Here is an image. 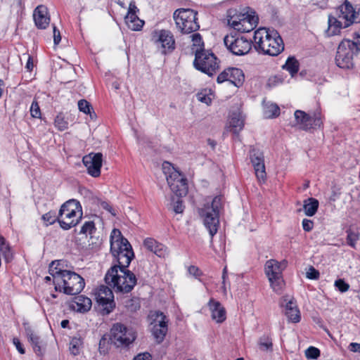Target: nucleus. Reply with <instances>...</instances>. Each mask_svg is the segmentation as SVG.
I'll use <instances>...</instances> for the list:
<instances>
[{"mask_svg": "<svg viewBox=\"0 0 360 360\" xmlns=\"http://www.w3.org/2000/svg\"><path fill=\"white\" fill-rule=\"evenodd\" d=\"M61 264V261H53L49 265L56 291L70 295L79 294L85 286L84 279L75 271L63 269Z\"/></svg>", "mask_w": 360, "mask_h": 360, "instance_id": "obj_1", "label": "nucleus"}, {"mask_svg": "<svg viewBox=\"0 0 360 360\" xmlns=\"http://www.w3.org/2000/svg\"><path fill=\"white\" fill-rule=\"evenodd\" d=\"M253 39L255 49L264 54L276 56L284 50L283 39L275 30L261 27L255 32Z\"/></svg>", "mask_w": 360, "mask_h": 360, "instance_id": "obj_2", "label": "nucleus"}, {"mask_svg": "<svg viewBox=\"0 0 360 360\" xmlns=\"http://www.w3.org/2000/svg\"><path fill=\"white\" fill-rule=\"evenodd\" d=\"M122 275H118L117 265L112 266L105 276V283L116 291L127 293L131 291L136 284V278L134 273L124 269L120 270Z\"/></svg>", "mask_w": 360, "mask_h": 360, "instance_id": "obj_3", "label": "nucleus"}, {"mask_svg": "<svg viewBox=\"0 0 360 360\" xmlns=\"http://www.w3.org/2000/svg\"><path fill=\"white\" fill-rule=\"evenodd\" d=\"M222 209V197L215 196L211 203H206L199 210V214L203 219L205 227L211 236L215 235L219 224V214Z\"/></svg>", "mask_w": 360, "mask_h": 360, "instance_id": "obj_4", "label": "nucleus"}, {"mask_svg": "<svg viewBox=\"0 0 360 360\" xmlns=\"http://www.w3.org/2000/svg\"><path fill=\"white\" fill-rule=\"evenodd\" d=\"M82 207L76 200H69L62 205L58 212V223L64 230L77 226L82 218Z\"/></svg>", "mask_w": 360, "mask_h": 360, "instance_id": "obj_5", "label": "nucleus"}, {"mask_svg": "<svg viewBox=\"0 0 360 360\" xmlns=\"http://www.w3.org/2000/svg\"><path fill=\"white\" fill-rule=\"evenodd\" d=\"M136 338V333L134 328L121 323H114L110 330L111 344L117 349H129Z\"/></svg>", "mask_w": 360, "mask_h": 360, "instance_id": "obj_6", "label": "nucleus"}, {"mask_svg": "<svg viewBox=\"0 0 360 360\" xmlns=\"http://www.w3.org/2000/svg\"><path fill=\"white\" fill-rule=\"evenodd\" d=\"M197 16L198 12L191 8H179L173 13L176 26L182 34H190L199 30Z\"/></svg>", "mask_w": 360, "mask_h": 360, "instance_id": "obj_7", "label": "nucleus"}, {"mask_svg": "<svg viewBox=\"0 0 360 360\" xmlns=\"http://www.w3.org/2000/svg\"><path fill=\"white\" fill-rule=\"evenodd\" d=\"M163 172L171 191L176 197L185 196L188 193L187 179L168 162L162 165Z\"/></svg>", "mask_w": 360, "mask_h": 360, "instance_id": "obj_8", "label": "nucleus"}, {"mask_svg": "<svg viewBox=\"0 0 360 360\" xmlns=\"http://www.w3.org/2000/svg\"><path fill=\"white\" fill-rule=\"evenodd\" d=\"M228 25L240 32H249L257 25L258 18L248 13H237L236 10L230 9L227 15Z\"/></svg>", "mask_w": 360, "mask_h": 360, "instance_id": "obj_9", "label": "nucleus"}, {"mask_svg": "<svg viewBox=\"0 0 360 360\" xmlns=\"http://www.w3.org/2000/svg\"><path fill=\"white\" fill-rule=\"evenodd\" d=\"M195 52L193 65L195 69L209 76H212L219 69L217 58L209 50L196 49Z\"/></svg>", "mask_w": 360, "mask_h": 360, "instance_id": "obj_10", "label": "nucleus"}, {"mask_svg": "<svg viewBox=\"0 0 360 360\" xmlns=\"http://www.w3.org/2000/svg\"><path fill=\"white\" fill-rule=\"evenodd\" d=\"M358 51L354 48L352 40L343 39L339 44L335 56V63L342 69L349 70L354 67V56Z\"/></svg>", "mask_w": 360, "mask_h": 360, "instance_id": "obj_11", "label": "nucleus"}, {"mask_svg": "<svg viewBox=\"0 0 360 360\" xmlns=\"http://www.w3.org/2000/svg\"><path fill=\"white\" fill-rule=\"evenodd\" d=\"M151 40L162 55H167L176 48L174 34L168 30H155L151 34Z\"/></svg>", "mask_w": 360, "mask_h": 360, "instance_id": "obj_12", "label": "nucleus"}, {"mask_svg": "<svg viewBox=\"0 0 360 360\" xmlns=\"http://www.w3.org/2000/svg\"><path fill=\"white\" fill-rule=\"evenodd\" d=\"M294 115L297 124L302 130L308 131L311 129L320 128L323 125L321 113L319 110L309 114L302 110H297Z\"/></svg>", "mask_w": 360, "mask_h": 360, "instance_id": "obj_13", "label": "nucleus"}, {"mask_svg": "<svg viewBox=\"0 0 360 360\" xmlns=\"http://www.w3.org/2000/svg\"><path fill=\"white\" fill-rule=\"evenodd\" d=\"M154 317L151 325L152 335L158 344H160L165 340L168 331V319L167 316L161 311H157L152 314Z\"/></svg>", "mask_w": 360, "mask_h": 360, "instance_id": "obj_14", "label": "nucleus"}, {"mask_svg": "<svg viewBox=\"0 0 360 360\" xmlns=\"http://www.w3.org/2000/svg\"><path fill=\"white\" fill-rule=\"evenodd\" d=\"M224 42L227 49L236 56L247 54L252 47L251 41L243 37H236L233 35H227L224 37Z\"/></svg>", "mask_w": 360, "mask_h": 360, "instance_id": "obj_15", "label": "nucleus"}, {"mask_svg": "<svg viewBox=\"0 0 360 360\" xmlns=\"http://www.w3.org/2000/svg\"><path fill=\"white\" fill-rule=\"evenodd\" d=\"M82 162L90 176L98 177L101 175L103 162V154L101 153H90L84 155L82 158Z\"/></svg>", "mask_w": 360, "mask_h": 360, "instance_id": "obj_16", "label": "nucleus"}, {"mask_svg": "<svg viewBox=\"0 0 360 360\" xmlns=\"http://www.w3.org/2000/svg\"><path fill=\"white\" fill-rule=\"evenodd\" d=\"M97 302L101 305L106 314H110L115 307L112 290L106 285H101L96 292Z\"/></svg>", "mask_w": 360, "mask_h": 360, "instance_id": "obj_17", "label": "nucleus"}, {"mask_svg": "<svg viewBox=\"0 0 360 360\" xmlns=\"http://www.w3.org/2000/svg\"><path fill=\"white\" fill-rule=\"evenodd\" d=\"M111 254L122 252L126 248L127 250L133 251L132 247L127 238H124L119 229H114L110 234Z\"/></svg>", "mask_w": 360, "mask_h": 360, "instance_id": "obj_18", "label": "nucleus"}, {"mask_svg": "<svg viewBox=\"0 0 360 360\" xmlns=\"http://www.w3.org/2000/svg\"><path fill=\"white\" fill-rule=\"evenodd\" d=\"M338 15L340 20H343V22H345L344 28L349 27L354 22H360L359 14L354 11L352 5L348 1H345L339 7Z\"/></svg>", "mask_w": 360, "mask_h": 360, "instance_id": "obj_19", "label": "nucleus"}, {"mask_svg": "<svg viewBox=\"0 0 360 360\" xmlns=\"http://www.w3.org/2000/svg\"><path fill=\"white\" fill-rule=\"evenodd\" d=\"M250 159L257 179L264 181L266 178V171L263 153L253 149L250 151Z\"/></svg>", "mask_w": 360, "mask_h": 360, "instance_id": "obj_20", "label": "nucleus"}, {"mask_svg": "<svg viewBox=\"0 0 360 360\" xmlns=\"http://www.w3.org/2000/svg\"><path fill=\"white\" fill-rule=\"evenodd\" d=\"M281 304L285 307V314L290 321L292 323L300 322L301 319L300 312L293 298L288 299V297H284Z\"/></svg>", "mask_w": 360, "mask_h": 360, "instance_id": "obj_21", "label": "nucleus"}, {"mask_svg": "<svg viewBox=\"0 0 360 360\" xmlns=\"http://www.w3.org/2000/svg\"><path fill=\"white\" fill-rule=\"evenodd\" d=\"M33 18L35 25L39 29H46L49 25L50 17L48 9L44 5H39L34 9Z\"/></svg>", "mask_w": 360, "mask_h": 360, "instance_id": "obj_22", "label": "nucleus"}, {"mask_svg": "<svg viewBox=\"0 0 360 360\" xmlns=\"http://www.w3.org/2000/svg\"><path fill=\"white\" fill-rule=\"evenodd\" d=\"M144 247L159 257H165L169 255L168 248L152 238H147L143 241Z\"/></svg>", "mask_w": 360, "mask_h": 360, "instance_id": "obj_23", "label": "nucleus"}, {"mask_svg": "<svg viewBox=\"0 0 360 360\" xmlns=\"http://www.w3.org/2000/svg\"><path fill=\"white\" fill-rule=\"evenodd\" d=\"M92 302L90 298L79 295L75 297L70 303V308L79 313H85L91 308Z\"/></svg>", "mask_w": 360, "mask_h": 360, "instance_id": "obj_24", "label": "nucleus"}, {"mask_svg": "<svg viewBox=\"0 0 360 360\" xmlns=\"http://www.w3.org/2000/svg\"><path fill=\"white\" fill-rule=\"evenodd\" d=\"M208 304L212 313V319L215 320L217 323L224 322L226 318V313L221 303L214 299H210Z\"/></svg>", "mask_w": 360, "mask_h": 360, "instance_id": "obj_25", "label": "nucleus"}, {"mask_svg": "<svg viewBox=\"0 0 360 360\" xmlns=\"http://www.w3.org/2000/svg\"><path fill=\"white\" fill-rule=\"evenodd\" d=\"M112 255L118 263L117 266L120 270L127 269L134 257V251L127 250L126 248H124L122 252L113 253Z\"/></svg>", "mask_w": 360, "mask_h": 360, "instance_id": "obj_26", "label": "nucleus"}, {"mask_svg": "<svg viewBox=\"0 0 360 360\" xmlns=\"http://www.w3.org/2000/svg\"><path fill=\"white\" fill-rule=\"evenodd\" d=\"M265 273L268 278H274L276 276H282L281 264L274 259L268 260L265 264Z\"/></svg>", "mask_w": 360, "mask_h": 360, "instance_id": "obj_27", "label": "nucleus"}, {"mask_svg": "<svg viewBox=\"0 0 360 360\" xmlns=\"http://www.w3.org/2000/svg\"><path fill=\"white\" fill-rule=\"evenodd\" d=\"M229 82L237 87L242 86L245 80L243 70L237 68H229Z\"/></svg>", "mask_w": 360, "mask_h": 360, "instance_id": "obj_28", "label": "nucleus"}, {"mask_svg": "<svg viewBox=\"0 0 360 360\" xmlns=\"http://www.w3.org/2000/svg\"><path fill=\"white\" fill-rule=\"evenodd\" d=\"M0 252L6 263L11 262L13 259V252L11 247L6 238L0 234Z\"/></svg>", "mask_w": 360, "mask_h": 360, "instance_id": "obj_29", "label": "nucleus"}, {"mask_svg": "<svg viewBox=\"0 0 360 360\" xmlns=\"http://www.w3.org/2000/svg\"><path fill=\"white\" fill-rule=\"evenodd\" d=\"M125 22L128 27L134 31L141 30L144 25V21L141 20L136 13L127 15Z\"/></svg>", "mask_w": 360, "mask_h": 360, "instance_id": "obj_30", "label": "nucleus"}, {"mask_svg": "<svg viewBox=\"0 0 360 360\" xmlns=\"http://www.w3.org/2000/svg\"><path fill=\"white\" fill-rule=\"evenodd\" d=\"M26 334L30 342L31 343L34 352L37 355L40 356L42 354L41 347L40 337L34 333L31 329H26Z\"/></svg>", "mask_w": 360, "mask_h": 360, "instance_id": "obj_31", "label": "nucleus"}, {"mask_svg": "<svg viewBox=\"0 0 360 360\" xmlns=\"http://www.w3.org/2000/svg\"><path fill=\"white\" fill-rule=\"evenodd\" d=\"M319 208V201L313 198H309L304 201L303 209L304 214L308 217L314 216Z\"/></svg>", "mask_w": 360, "mask_h": 360, "instance_id": "obj_32", "label": "nucleus"}, {"mask_svg": "<svg viewBox=\"0 0 360 360\" xmlns=\"http://www.w3.org/2000/svg\"><path fill=\"white\" fill-rule=\"evenodd\" d=\"M299 62L295 57H289L285 63L282 66L283 69L288 70L291 76H294L299 71Z\"/></svg>", "mask_w": 360, "mask_h": 360, "instance_id": "obj_33", "label": "nucleus"}, {"mask_svg": "<svg viewBox=\"0 0 360 360\" xmlns=\"http://www.w3.org/2000/svg\"><path fill=\"white\" fill-rule=\"evenodd\" d=\"M244 127V121L238 115H233L230 120L231 131L238 135Z\"/></svg>", "mask_w": 360, "mask_h": 360, "instance_id": "obj_34", "label": "nucleus"}, {"mask_svg": "<svg viewBox=\"0 0 360 360\" xmlns=\"http://www.w3.org/2000/svg\"><path fill=\"white\" fill-rule=\"evenodd\" d=\"M343 21V20H340L339 15H338V18L331 15L328 17L329 30L334 27L331 33L332 34H335L339 31V29L344 28L343 25H345V22Z\"/></svg>", "mask_w": 360, "mask_h": 360, "instance_id": "obj_35", "label": "nucleus"}, {"mask_svg": "<svg viewBox=\"0 0 360 360\" xmlns=\"http://www.w3.org/2000/svg\"><path fill=\"white\" fill-rule=\"evenodd\" d=\"M78 108L79 111L86 115H89L91 119H93L94 117H96L92 105L85 99H81L78 101Z\"/></svg>", "mask_w": 360, "mask_h": 360, "instance_id": "obj_36", "label": "nucleus"}, {"mask_svg": "<svg viewBox=\"0 0 360 360\" xmlns=\"http://www.w3.org/2000/svg\"><path fill=\"white\" fill-rule=\"evenodd\" d=\"M258 345L262 351H272L273 349L272 339L268 335H264L260 337Z\"/></svg>", "mask_w": 360, "mask_h": 360, "instance_id": "obj_37", "label": "nucleus"}, {"mask_svg": "<svg viewBox=\"0 0 360 360\" xmlns=\"http://www.w3.org/2000/svg\"><path fill=\"white\" fill-rule=\"evenodd\" d=\"M264 115L266 118L277 117L280 115V108L274 103L268 105L264 108Z\"/></svg>", "mask_w": 360, "mask_h": 360, "instance_id": "obj_38", "label": "nucleus"}, {"mask_svg": "<svg viewBox=\"0 0 360 360\" xmlns=\"http://www.w3.org/2000/svg\"><path fill=\"white\" fill-rule=\"evenodd\" d=\"M83 344L81 338L74 337L70 342V351L74 356L78 355L80 352V348Z\"/></svg>", "mask_w": 360, "mask_h": 360, "instance_id": "obj_39", "label": "nucleus"}, {"mask_svg": "<svg viewBox=\"0 0 360 360\" xmlns=\"http://www.w3.org/2000/svg\"><path fill=\"white\" fill-rule=\"evenodd\" d=\"M347 233V243L352 248H356V243L359 240L360 235L358 232L354 231L351 229L346 231Z\"/></svg>", "mask_w": 360, "mask_h": 360, "instance_id": "obj_40", "label": "nucleus"}, {"mask_svg": "<svg viewBox=\"0 0 360 360\" xmlns=\"http://www.w3.org/2000/svg\"><path fill=\"white\" fill-rule=\"evenodd\" d=\"M268 278L274 291H275L277 293H279L283 288L284 283L282 276H276L274 278H272L271 277Z\"/></svg>", "mask_w": 360, "mask_h": 360, "instance_id": "obj_41", "label": "nucleus"}, {"mask_svg": "<svg viewBox=\"0 0 360 360\" xmlns=\"http://www.w3.org/2000/svg\"><path fill=\"white\" fill-rule=\"evenodd\" d=\"M177 197L176 200L174 198H172V202L170 205V209L174 211L176 214H181L184 212V206L183 205V201Z\"/></svg>", "mask_w": 360, "mask_h": 360, "instance_id": "obj_42", "label": "nucleus"}, {"mask_svg": "<svg viewBox=\"0 0 360 360\" xmlns=\"http://www.w3.org/2000/svg\"><path fill=\"white\" fill-rule=\"evenodd\" d=\"M54 124L60 131H64L68 129V123L65 120L61 114L58 115L54 120Z\"/></svg>", "mask_w": 360, "mask_h": 360, "instance_id": "obj_43", "label": "nucleus"}, {"mask_svg": "<svg viewBox=\"0 0 360 360\" xmlns=\"http://www.w3.org/2000/svg\"><path fill=\"white\" fill-rule=\"evenodd\" d=\"M96 231L95 224L94 221H86L82 226L80 230L81 234H92Z\"/></svg>", "mask_w": 360, "mask_h": 360, "instance_id": "obj_44", "label": "nucleus"}, {"mask_svg": "<svg viewBox=\"0 0 360 360\" xmlns=\"http://www.w3.org/2000/svg\"><path fill=\"white\" fill-rule=\"evenodd\" d=\"M109 351V342L105 336H103L98 343V352L101 355H105Z\"/></svg>", "mask_w": 360, "mask_h": 360, "instance_id": "obj_45", "label": "nucleus"}, {"mask_svg": "<svg viewBox=\"0 0 360 360\" xmlns=\"http://www.w3.org/2000/svg\"><path fill=\"white\" fill-rule=\"evenodd\" d=\"M320 350L313 346L309 347L305 351V356L308 359H317L320 356Z\"/></svg>", "mask_w": 360, "mask_h": 360, "instance_id": "obj_46", "label": "nucleus"}, {"mask_svg": "<svg viewBox=\"0 0 360 360\" xmlns=\"http://www.w3.org/2000/svg\"><path fill=\"white\" fill-rule=\"evenodd\" d=\"M42 220L46 222V226L51 225L56 221L58 222V216L56 217L54 212H49L42 215Z\"/></svg>", "mask_w": 360, "mask_h": 360, "instance_id": "obj_47", "label": "nucleus"}, {"mask_svg": "<svg viewBox=\"0 0 360 360\" xmlns=\"http://www.w3.org/2000/svg\"><path fill=\"white\" fill-rule=\"evenodd\" d=\"M191 39L193 41V46H198L200 49H197L198 50L203 49L202 47L204 46V43L202 41V38L199 33H194L191 35Z\"/></svg>", "mask_w": 360, "mask_h": 360, "instance_id": "obj_48", "label": "nucleus"}, {"mask_svg": "<svg viewBox=\"0 0 360 360\" xmlns=\"http://www.w3.org/2000/svg\"><path fill=\"white\" fill-rule=\"evenodd\" d=\"M334 285L340 292H345L349 288V285L341 278L336 280Z\"/></svg>", "mask_w": 360, "mask_h": 360, "instance_id": "obj_49", "label": "nucleus"}, {"mask_svg": "<svg viewBox=\"0 0 360 360\" xmlns=\"http://www.w3.org/2000/svg\"><path fill=\"white\" fill-rule=\"evenodd\" d=\"M306 277L310 280H318L320 277V273L314 266H310L306 272Z\"/></svg>", "mask_w": 360, "mask_h": 360, "instance_id": "obj_50", "label": "nucleus"}, {"mask_svg": "<svg viewBox=\"0 0 360 360\" xmlns=\"http://www.w3.org/2000/svg\"><path fill=\"white\" fill-rule=\"evenodd\" d=\"M30 114L32 117L34 118H40L41 117V110L39 105L38 103L35 101H34L32 103L31 107H30Z\"/></svg>", "mask_w": 360, "mask_h": 360, "instance_id": "obj_51", "label": "nucleus"}, {"mask_svg": "<svg viewBox=\"0 0 360 360\" xmlns=\"http://www.w3.org/2000/svg\"><path fill=\"white\" fill-rule=\"evenodd\" d=\"M126 307H127L131 311H136L140 308V304L137 300L134 299H129L126 301L125 304Z\"/></svg>", "mask_w": 360, "mask_h": 360, "instance_id": "obj_52", "label": "nucleus"}, {"mask_svg": "<svg viewBox=\"0 0 360 360\" xmlns=\"http://www.w3.org/2000/svg\"><path fill=\"white\" fill-rule=\"evenodd\" d=\"M354 35L352 42L354 44V48L359 52L360 51V29L355 32Z\"/></svg>", "mask_w": 360, "mask_h": 360, "instance_id": "obj_53", "label": "nucleus"}, {"mask_svg": "<svg viewBox=\"0 0 360 360\" xmlns=\"http://www.w3.org/2000/svg\"><path fill=\"white\" fill-rule=\"evenodd\" d=\"M225 81H229V68L228 69H226L224 70L222 72H221L217 78V82L218 83H222Z\"/></svg>", "mask_w": 360, "mask_h": 360, "instance_id": "obj_54", "label": "nucleus"}, {"mask_svg": "<svg viewBox=\"0 0 360 360\" xmlns=\"http://www.w3.org/2000/svg\"><path fill=\"white\" fill-rule=\"evenodd\" d=\"M302 228L304 231L307 232H309L313 229L314 227V222L313 221L308 219H304L302 220Z\"/></svg>", "mask_w": 360, "mask_h": 360, "instance_id": "obj_55", "label": "nucleus"}, {"mask_svg": "<svg viewBox=\"0 0 360 360\" xmlns=\"http://www.w3.org/2000/svg\"><path fill=\"white\" fill-rule=\"evenodd\" d=\"M13 343L15 346L17 350L21 354H23L25 353V350L20 342V340L18 338H13Z\"/></svg>", "mask_w": 360, "mask_h": 360, "instance_id": "obj_56", "label": "nucleus"}, {"mask_svg": "<svg viewBox=\"0 0 360 360\" xmlns=\"http://www.w3.org/2000/svg\"><path fill=\"white\" fill-rule=\"evenodd\" d=\"M198 100L202 103H206L207 105L210 104L212 102L211 98L202 93H200L197 94Z\"/></svg>", "mask_w": 360, "mask_h": 360, "instance_id": "obj_57", "label": "nucleus"}, {"mask_svg": "<svg viewBox=\"0 0 360 360\" xmlns=\"http://www.w3.org/2000/svg\"><path fill=\"white\" fill-rule=\"evenodd\" d=\"M133 360H152V356L148 352L140 353L136 355Z\"/></svg>", "mask_w": 360, "mask_h": 360, "instance_id": "obj_58", "label": "nucleus"}, {"mask_svg": "<svg viewBox=\"0 0 360 360\" xmlns=\"http://www.w3.org/2000/svg\"><path fill=\"white\" fill-rule=\"evenodd\" d=\"M188 272L191 275L194 276L195 278L200 276L202 274L201 271L199 269L198 267L195 266H191L188 268Z\"/></svg>", "mask_w": 360, "mask_h": 360, "instance_id": "obj_59", "label": "nucleus"}, {"mask_svg": "<svg viewBox=\"0 0 360 360\" xmlns=\"http://www.w3.org/2000/svg\"><path fill=\"white\" fill-rule=\"evenodd\" d=\"M61 41V36L60 31L53 26V41L56 45L58 44Z\"/></svg>", "mask_w": 360, "mask_h": 360, "instance_id": "obj_60", "label": "nucleus"}, {"mask_svg": "<svg viewBox=\"0 0 360 360\" xmlns=\"http://www.w3.org/2000/svg\"><path fill=\"white\" fill-rule=\"evenodd\" d=\"M101 207L111 213L112 215H115V213L113 212V209L111 205L106 201H101L100 202Z\"/></svg>", "mask_w": 360, "mask_h": 360, "instance_id": "obj_61", "label": "nucleus"}, {"mask_svg": "<svg viewBox=\"0 0 360 360\" xmlns=\"http://www.w3.org/2000/svg\"><path fill=\"white\" fill-rule=\"evenodd\" d=\"M139 12V9L136 6L135 1H131L129 3V9L127 15H130L131 13H136Z\"/></svg>", "mask_w": 360, "mask_h": 360, "instance_id": "obj_62", "label": "nucleus"}, {"mask_svg": "<svg viewBox=\"0 0 360 360\" xmlns=\"http://www.w3.org/2000/svg\"><path fill=\"white\" fill-rule=\"evenodd\" d=\"M348 349L351 352L360 353V343L352 342L349 345Z\"/></svg>", "mask_w": 360, "mask_h": 360, "instance_id": "obj_63", "label": "nucleus"}, {"mask_svg": "<svg viewBox=\"0 0 360 360\" xmlns=\"http://www.w3.org/2000/svg\"><path fill=\"white\" fill-rule=\"evenodd\" d=\"M226 278H227V267L225 266L223 269V273H222V280H223V284H224L223 289H224V292H226L225 282H226Z\"/></svg>", "mask_w": 360, "mask_h": 360, "instance_id": "obj_64", "label": "nucleus"}]
</instances>
